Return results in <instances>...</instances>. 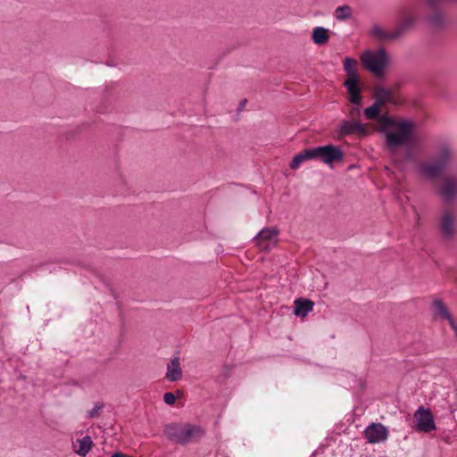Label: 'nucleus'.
I'll use <instances>...</instances> for the list:
<instances>
[{"mask_svg": "<svg viewBox=\"0 0 457 457\" xmlns=\"http://www.w3.org/2000/svg\"><path fill=\"white\" fill-rule=\"evenodd\" d=\"M378 131L384 134L386 147L390 152L396 151L399 147L414 145L411 137L415 129V123L411 120H395L387 114L379 115L378 118Z\"/></svg>", "mask_w": 457, "mask_h": 457, "instance_id": "obj_1", "label": "nucleus"}, {"mask_svg": "<svg viewBox=\"0 0 457 457\" xmlns=\"http://www.w3.org/2000/svg\"><path fill=\"white\" fill-rule=\"evenodd\" d=\"M344 158V153L340 147L334 145H321L318 147L306 148L292 159L289 167L296 170L303 162L318 159L328 165L335 162H340Z\"/></svg>", "mask_w": 457, "mask_h": 457, "instance_id": "obj_2", "label": "nucleus"}, {"mask_svg": "<svg viewBox=\"0 0 457 457\" xmlns=\"http://www.w3.org/2000/svg\"><path fill=\"white\" fill-rule=\"evenodd\" d=\"M163 434L170 441L186 445L198 442L205 436L206 432L203 427L198 425L174 422L164 427Z\"/></svg>", "mask_w": 457, "mask_h": 457, "instance_id": "obj_3", "label": "nucleus"}, {"mask_svg": "<svg viewBox=\"0 0 457 457\" xmlns=\"http://www.w3.org/2000/svg\"><path fill=\"white\" fill-rule=\"evenodd\" d=\"M453 162V150L449 143L439 145L436 156L421 166L422 173L428 178H435L447 170Z\"/></svg>", "mask_w": 457, "mask_h": 457, "instance_id": "obj_4", "label": "nucleus"}, {"mask_svg": "<svg viewBox=\"0 0 457 457\" xmlns=\"http://www.w3.org/2000/svg\"><path fill=\"white\" fill-rule=\"evenodd\" d=\"M361 61L368 71L380 77L388 63V55L384 48L378 49L377 53L366 50L361 54Z\"/></svg>", "mask_w": 457, "mask_h": 457, "instance_id": "obj_5", "label": "nucleus"}, {"mask_svg": "<svg viewBox=\"0 0 457 457\" xmlns=\"http://www.w3.org/2000/svg\"><path fill=\"white\" fill-rule=\"evenodd\" d=\"M438 194L446 204L457 200V173H447L442 176Z\"/></svg>", "mask_w": 457, "mask_h": 457, "instance_id": "obj_6", "label": "nucleus"}, {"mask_svg": "<svg viewBox=\"0 0 457 457\" xmlns=\"http://www.w3.org/2000/svg\"><path fill=\"white\" fill-rule=\"evenodd\" d=\"M279 230L276 227L264 228L255 236L254 241L262 252H269L278 243Z\"/></svg>", "mask_w": 457, "mask_h": 457, "instance_id": "obj_7", "label": "nucleus"}, {"mask_svg": "<svg viewBox=\"0 0 457 457\" xmlns=\"http://www.w3.org/2000/svg\"><path fill=\"white\" fill-rule=\"evenodd\" d=\"M438 229L440 236L445 242H450L453 239L456 228L454 223V217L449 211H445L438 220Z\"/></svg>", "mask_w": 457, "mask_h": 457, "instance_id": "obj_8", "label": "nucleus"}, {"mask_svg": "<svg viewBox=\"0 0 457 457\" xmlns=\"http://www.w3.org/2000/svg\"><path fill=\"white\" fill-rule=\"evenodd\" d=\"M414 418L417 420L418 430L429 433L436 429L434 417L430 409H425L423 406H420L415 411Z\"/></svg>", "mask_w": 457, "mask_h": 457, "instance_id": "obj_9", "label": "nucleus"}, {"mask_svg": "<svg viewBox=\"0 0 457 457\" xmlns=\"http://www.w3.org/2000/svg\"><path fill=\"white\" fill-rule=\"evenodd\" d=\"M364 436L368 443H382L388 437V429L381 423H371L365 428Z\"/></svg>", "mask_w": 457, "mask_h": 457, "instance_id": "obj_10", "label": "nucleus"}, {"mask_svg": "<svg viewBox=\"0 0 457 457\" xmlns=\"http://www.w3.org/2000/svg\"><path fill=\"white\" fill-rule=\"evenodd\" d=\"M401 18L398 22L397 28L394 30V35L396 38L402 37L409 30H411L416 24L417 19L412 14H407L405 9H402L400 12Z\"/></svg>", "mask_w": 457, "mask_h": 457, "instance_id": "obj_11", "label": "nucleus"}, {"mask_svg": "<svg viewBox=\"0 0 457 457\" xmlns=\"http://www.w3.org/2000/svg\"><path fill=\"white\" fill-rule=\"evenodd\" d=\"M340 134L342 136L346 135H360L362 137L368 136L370 131L367 129L366 125L361 123L360 121H350L344 120L339 125Z\"/></svg>", "mask_w": 457, "mask_h": 457, "instance_id": "obj_12", "label": "nucleus"}, {"mask_svg": "<svg viewBox=\"0 0 457 457\" xmlns=\"http://www.w3.org/2000/svg\"><path fill=\"white\" fill-rule=\"evenodd\" d=\"M359 80H345L344 86L349 94V100L352 104L361 105L362 97L361 96V87L358 86Z\"/></svg>", "mask_w": 457, "mask_h": 457, "instance_id": "obj_13", "label": "nucleus"}, {"mask_svg": "<svg viewBox=\"0 0 457 457\" xmlns=\"http://www.w3.org/2000/svg\"><path fill=\"white\" fill-rule=\"evenodd\" d=\"M373 97L375 99L374 103L378 104L379 106H383L386 103H391L393 104H396L393 97L392 91L383 87H377L375 88Z\"/></svg>", "mask_w": 457, "mask_h": 457, "instance_id": "obj_14", "label": "nucleus"}, {"mask_svg": "<svg viewBox=\"0 0 457 457\" xmlns=\"http://www.w3.org/2000/svg\"><path fill=\"white\" fill-rule=\"evenodd\" d=\"M314 303L310 299L297 298L294 302V314L298 317H305L313 309Z\"/></svg>", "mask_w": 457, "mask_h": 457, "instance_id": "obj_15", "label": "nucleus"}, {"mask_svg": "<svg viewBox=\"0 0 457 457\" xmlns=\"http://www.w3.org/2000/svg\"><path fill=\"white\" fill-rule=\"evenodd\" d=\"M166 378L170 382L178 381L182 378V370L178 356H174L168 363Z\"/></svg>", "mask_w": 457, "mask_h": 457, "instance_id": "obj_16", "label": "nucleus"}, {"mask_svg": "<svg viewBox=\"0 0 457 457\" xmlns=\"http://www.w3.org/2000/svg\"><path fill=\"white\" fill-rule=\"evenodd\" d=\"M312 39L318 46L326 45L329 39V30L324 27H316L312 32Z\"/></svg>", "mask_w": 457, "mask_h": 457, "instance_id": "obj_17", "label": "nucleus"}, {"mask_svg": "<svg viewBox=\"0 0 457 457\" xmlns=\"http://www.w3.org/2000/svg\"><path fill=\"white\" fill-rule=\"evenodd\" d=\"M357 62L355 59L346 57L344 61V70L347 74L345 80H359V75L357 73Z\"/></svg>", "mask_w": 457, "mask_h": 457, "instance_id": "obj_18", "label": "nucleus"}, {"mask_svg": "<svg viewBox=\"0 0 457 457\" xmlns=\"http://www.w3.org/2000/svg\"><path fill=\"white\" fill-rule=\"evenodd\" d=\"M432 305L435 316L447 320H450L453 318L447 306L442 300H434Z\"/></svg>", "mask_w": 457, "mask_h": 457, "instance_id": "obj_19", "label": "nucleus"}, {"mask_svg": "<svg viewBox=\"0 0 457 457\" xmlns=\"http://www.w3.org/2000/svg\"><path fill=\"white\" fill-rule=\"evenodd\" d=\"M394 31L386 32L383 28L378 24H374L370 29V36L378 40H395L396 37L393 36Z\"/></svg>", "mask_w": 457, "mask_h": 457, "instance_id": "obj_20", "label": "nucleus"}, {"mask_svg": "<svg viewBox=\"0 0 457 457\" xmlns=\"http://www.w3.org/2000/svg\"><path fill=\"white\" fill-rule=\"evenodd\" d=\"M77 442L79 444V448L75 450V453L82 457H85L93 446L92 438L89 436H86L83 438L78 439Z\"/></svg>", "mask_w": 457, "mask_h": 457, "instance_id": "obj_21", "label": "nucleus"}, {"mask_svg": "<svg viewBox=\"0 0 457 457\" xmlns=\"http://www.w3.org/2000/svg\"><path fill=\"white\" fill-rule=\"evenodd\" d=\"M428 23L430 27L437 29L445 23V16L441 11H436L428 17Z\"/></svg>", "mask_w": 457, "mask_h": 457, "instance_id": "obj_22", "label": "nucleus"}, {"mask_svg": "<svg viewBox=\"0 0 457 457\" xmlns=\"http://www.w3.org/2000/svg\"><path fill=\"white\" fill-rule=\"evenodd\" d=\"M353 12L349 5L338 6L335 11V17L338 21H346L352 17Z\"/></svg>", "mask_w": 457, "mask_h": 457, "instance_id": "obj_23", "label": "nucleus"}, {"mask_svg": "<svg viewBox=\"0 0 457 457\" xmlns=\"http://www.w3.org/2000/svg\"><path fill=\"white\" fill-rule=\"evenodd\" d=\"M381 106L374 103L371 106L364 110V115L369 120L378 119L379 117Z\"/></svg>", "mask_w": 457, "mask_h": 457, "instance_id": "obj_24", "label": "nucleus"}, {"mask_svg": "<svg viewBox=\"0 0 457 457\" xmlns=\"http://www.w3.org/2000/svg\"><path fill=\"white\" fill-rule=\"evenodd\" d=\"M104 408L103 403H96L94 408L88 411L87 417L90 419L98 418L100 416L101 411Z\"/></svg>", "mask_w": 457, "mask_h": 457, "instance_id": "obj_25", "label": "nucleus"}, {"mask_svg": "<svg viewBox=\"0 0 457 457\" xmlns=\"http://www.w3.org/2000/svg\"><path fill=\"white\" fill-rule=\"evenodd\" d=\"M163 401L166 404L172 405L176 401V397L171 392H167L163 395Z\"/></svg>", "mask_w": 457, "mask_h": 457, "instance_id": "obj_26", "label": "nucleus"}, {"mask_svg": "<svg viewBox=\"0 0 457 457\" xmlns=\"http://www.w3.org/2000/svg\"><path fill=\"white\" fill-rule=\"evenodd\" d=\"M360 114H361V105L354 104V106L351 107V109L349 110V115L353 119L359 117Z\"/></svg>", "mask_w": 457, "mask_h": 457, "instance_id": "obj_27", "label": "nucleus"}, {"mask_svg": "<svg viewBox=\"0 0 457 457\" xmlns=\"http://www.w3.org/2000/svg\"><path fill=\"white\" fill-rule=\"evenodd\" d=\"M414 160V154L412 152V150L408 147L404 153V155H403V161L404 162H411Z\"/></svg>", "mask_w": 457, "mask_h": 457, "instance_id": "obj_28", "label": "nucleus"}, {"mask_svg": "<svg viewBox=\"0 0 457 457\" xmlns=\"http://www.w3.org/2000/svg\"><path fill=\"white\" fill-rule=\"evenodd\" d=\"M444 0H427V4L431 8H436Z\"/></svg>", "mask_w": 457, "mask_h": 457, "instance_id": "obj_29", "label": "nucleus"}, {"mask_svg": "<svg viewBox=\"0 0 457 457\" xmlns=\"http://www.w3.org/2000/svg\"><path fill=\"white\" fill-rule=\"evenodd\" d=\"M246 102H247V100L245 98L241 100V102L239 103V109H242L245 106Z\"/></svg>", "mask_w": 457, "mask_h": 457, "instance_id": "obj_30", "label": "nucleus"}]
</instances>
